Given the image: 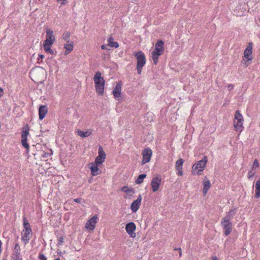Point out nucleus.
<instances>
[{
	"mask_svg": "<svg viewBox=\"0 0 260 260\" xmlns=\"http://www.w3.org/2000/svg\"><path fill=\"white\" fill-rule=\"evenodd\" d=\"M46 40L43 44H48L52 45L55 40V36L53 35V31L51 29H47L46 30Z\"/></svg>",
	"mask_w": 260,
	"mask_h": 260,
	"instance_id": "9d476101",
	"label": "nucleus"
},
{
	"mask_svg": "<svg viewBox=\"0 0 260 260\" xmlns=\"http://www.w3.org/2000/svg\"><path fill=\"white\" fill-rule=\"evenodd\" d=\"M52 45L48 44H43V48L46 52L49 53L51 54H54V52L52 49H51Z\"/></svg>",
	"mask_w": 260,
	"mask_h": 260,
	"instance_id": "7c9ffc66",
	"label": "nucleus"
},
{
	"mask_svg": "<svg viewBox=\"0 0 260 260\" xmlns=\"http://www.w3.org/2000/svg\"><path fill=\"white\" fill-rule=\"evenodd\" d=\"M62 39L66 42H69L70 40V33L69 32L64 33L62 35Z\"/></svg>",
	"mask_w": 260,
	"mask_h": 260,
	"instance_id": "473e14b6",
	"label": "nucleus"
},
{
	"mask_svg": "<svg viewBox=\"0 0 260 260\" xmlns=\"http://www.w3.org/2000/svg\"><path fill=\"white\" fill-rule=\"evenodd\" d=\"M244 119L243 116L239 110H236L234 116V126L237 132H242L243 126Z\"/></svg>",
	"mask_w": 260,
	"mask_h": 260,
	"instance_id": "0eeeda50",
	"label": "nucleus"
},
{
	"mask_svg": "<svg viewBox=\"0 0 260 260\" xmlns=\"http://www.w3.org/2000/svg\"><path fill=\"white\" fill-rule=\"evenodd\" d=\"M58 2H60L61 5H65L68 3L67 0H57Z\"/></svg>",
	"mask_w": 260,
	"mask_h": 260,
	"instance_id": "58836bf2",
	"label": "nucleus"
},
{
	"mask_svg": "<svg viewBox=\"0 0 260 260\" xmlns=\"http://www.w3.org/2000/svg\"><path fill=\"white\" fill-rule=\"evenodd\" d=\"M48 112V108L46 105H41L39 109V115L40 120L43 119Z\"/></svg>",
	"mask_w": 260,
	"mask_h": 260,
	"instance_id": "aec40b11",
	"label": "nucleus"
},
{
	"mask_svg": "<svg viewBox=\"0 0 260 260\" xmlns=\"http://www.w3.org/2000/svg\"><path fill=\"white\" fill-rule=\"evenodd\" d=\"M255 171H253L252 169L251 170L249 171L248 172V179H250L251 177H253L255 175Z\"/></svg>",
	"mask_w": 260,
	"mask_h": 260,
	"instance_id": "e433bc0d",
	"label": "nucleus"
},
{
	"mask_svg": "<svg viewBox=\"0 0 260 260\" xmlns=\"http://www.w3.org/2000/svg\"><path fill=\"white\" fill-rule=\"evenodd\" d=\"M57 237L58 239V244L62 245L63 244V243L64 242L63 236L62 235L57 236Z\"/></svg>",
	"mask_w": 260,
	"mask_h": 260,
	"instance_id": "f704fd0d",
	"label": "nucleus"
},
{
	"mask_svg": "<svg viewBox=\"0 0 260 260\" xmlns=\"http://www.w3.org/2000/svg\"><path fill=\"white\" fill-rule=\"evenodd\" d=\"M44 57V56L42 54H40L39 55V57L38 58V61L39 62V61L41 60V61H42V59Z\"/></svg>",
	"mask_w": 260,
	"mask_h": 260,
	"instance_id": "79ce46f5",
	"label": "nucleus"
},
{
	"mask_svg": "<svg viewBox=\"0 0 260 260\" xmlns=\"http://www.w3.org/2000/svg\"><path fill=\"white\" fill-rule=\"evenodd\" d=\"M38 258L39 260H47V257L42 253H39V256H38Z\"/></svg>",
	"mask_w": 260,
	"mask_h": 260,
	"instance_id": "4c0bfd02",
	"label": "nucleus"
},
{
	"mask_svg": "<svg viewBox=\"0 0 260 260\" xmlns=\"http://www.w3.org/2000/svg\"><path fill=\"white\" fill-rule=\"evenodd\" d=\"M20 247L18 243L15 244L13 251L12 257L14 260H22L20 254Z\"/></svg>",
	"mask_w": 260,
	"mask_h": 260,
	"instance_id": "dca6fc26",
	"label": "nucleus"
},
{
	"mask_svg": "<svg viewBox=\"0 0 260 260\" xmlns=\"http://www.w3.org/2000/svg\"><path fill=\"white\" fill-rule=\"evenodd\" d=\"M255 198H260V178L255 182Z\"/></svg>",
	"mask_w": 260,
	"mask_h": 260,
	"instance_id": "4be33fe9",
	"label": "nucleus"
},
{
	"mask_svg": "<svg viewBox=\"0 0 260 260\" xmlns=\"http://www.w3.org/2000/svg\"><path fill=\"white\" fill-rule=\"evenodd\" d=\"M228 89L229 91H231L232 90L233 88H234V85H232V84H230L229 86H228Z\"/></svg>",
	"mask_w": 260,
	"mask_h": 260,
	"instance_id": "37998d69",
	"label": "nucleus"
},
{
	"mask_svg": "<svg viewBox=\"0 0 260 260\" xmlns=\"http://www.w3.org/2000/svg\"><path fill=\"white\" fill-rule=\"evenodd\" d=\"M259 21H260V18H259Z\"/></svg>",
	"mask_w": 260,
	"mask_h": 260,
	"instance_id": "09e8293b",
	"label": "nucleus"
},
{
	"mask_svg": "<svg viewBox=\"0 0 260 260\" xmlns=\"http://www.w3.org/2000/svg\"><path fill=\"white\" fill-rule=\"evenodd\" d=\"M82 201L81 198H77L74 200V201L77 203H81Z\"/></svg>",
	"mask_w": 260,
	"mask_h": 260,
	"instance_id": "a19ab883",
	"label": "nucleus"
},
{
	"mask_svg": "<svg viewBox=\"0 0 260 260\" xmlns=\"http://www.w3.org/2000/svg\"><path fill=\"white\" fill-rule=\"evenodd\" d=\"M101 48H102V49H106V46H105V45H102V46H101Z\"/></svg>",
	"mask_w": 260,
	"mask_h": 260,
	"instance_id": "49530a36",
	"label": "nucleus"
},
{
	"mask_svg": "<svg viewBox=\"0 0 260 260\" xmlns=\"http://www.w3.org/2000/svg\"><path fill=\"white\" fill-rule=\"evenodd\" d=\"M98 156L104 160L106 158V153L103 150V147L101 146H99V152Z\"/></svg>",
	"mask_w": 260,
	"mask_h": 260,
	"instance_id": "c85d7f7f",
	"label": "nucleus"
},
{
	"mask_svg": "<svg viewBox=\"0 0 260 260\" xmlns=\"http://www.w3.org/2000/svg\"><path fill=\"white\" fill-rule=\"evenodd\" d=\"M164 42L161 40H158L155 45L154 49L152 52V58L154 64L157 63L159 56L164 52Z\"/></svg>",
	"mask_w": 260,
	"mask_h": 260,
	"instance_id": "f03ea898",
	"label": "nucleus"
},
{
	"mask_svg": "<svg viewBox=\"0 0 260 260\" xmlns=\"http://www.w3.org/2000/svg\"><path fill=\"white\" fill-rule=\"evenodd\" d=\"M133 55L137 59L136 69L138 74H141L143 66L145 64L146 59L144 53L140 51L134 52Z\"/></svg>",
	"mask_w": 260,
	"mask_h": 260,
	"instance_id": "7ed1b4c3",
	"label": "nucleus"
},
{
	"mask_svg": "<svg viewBox=\"0 0 260 260\" xmlns=\"http://www.w3.org/2000/svg\"><path fill=\"white\" fill-rule=\"evenodd\" d=\"M207 162V157L205 156L201 160L197 161L192 166V174L199 175L205 169Z\"/></svg>",
	"mask_w": 260,
	"mask_h": 260,
	"instance_id": "39448f33",
	"label": "nucleus"
},
{
	"mask_svg": "<svg viewBox=\"0 0 260 260\" xmlns=\"http://www.w3.org/2000/svg\"><path fill=\"white\" fill-rule=\"evenodd\" d=\"M136 226L134 222H131L126 224L125 226V230L126 233L130 236L132 238H135L136 236V234L135 233L136 231Z\"/></svg>",
	"mask_w": 260,
	"mask_h": 260,
	"instance_id": "9b49d317",
	"label": "nucleus"
},
{
	"mask_svg": "<svg viewBox=\"0 0 260 260\" xmlns=\"http://www.w3.org/2000/svg\"><path fill=\"white\" fill-rule=\"evenodd\" d=\"M98 166V165H96L93 162H90L88 164V166L91 171V174L92 176H96L100 174L101 172Z\"/></svg>",
	"mask_w": 260,
	"mask_h": 260,
	"instance_id": "f3484780",
	"label": "nucleus"
},
{
	"mask_svg": "<svg viewBox=\"0 0 260 260\" xmlns=\"http://www.w3.org/2000/svg\"><path fill=\"white\" fill-rule=\"evenodd\" d=\"M183 162L184 160L182 158H180L176 161L175 169L177 171V174L179 176H182L183 175L182 166Z\"/></svg>",
	"mask_w": 260,
	"mask_h": 260,
	"instance_id": "6ab92c4d",
	"label": "nucleus"
},
{
	"mask_svg": "<svg viewBox=\"0 0 260 260\" xmlns=\"http://www.w3.org/2000/svg\"><path fill=\"white\" fill-rule=\"evenodd\" d=\"M142 154L143 160L142 161V164H144L149 162L152 154V151L151 149H150L149 148H145L143 151Z\"/></svg>",
	"mask_w": 260,
	"mask_h": 260,
	"instance_id": "ddd939ff",
	"label": "nucleus"
},
{
	"mask_svg": "<svg viewBox=\"0 0 260 260\" xmlns=\"http://www.w3.org/2000/svg\"><path fill=\"white\" fill-rule=\"evenodd\" d=\"M121 191L127 193L129 196H133L135 193V189L128 186H124L121 188Z\"/></svg>",
	"mask_w": 260,
	"mask_h": 260,
	"instance_id": "412c9836",
	"label": "nucleus"
},
{
	"mask_svg": "<svg viewBox=\"0 0 260 260\" xmlns=\"http://www.w3.org/2000/svg\"><path fill=\"white\" fill-rule=\"evenodd\" d=\"M3 260H5V259H3Z\"/></svg>",
	"mask_w": 260,
	"mask_h": 260,
	"instance_id": "8fccbe9b",
	"label": "nucleus"
},
{
	"mask_svg": "<svg viewBox=\"0 0 260 260\" xmlns=\"http://www.w3.org/2000/svg\"><path fill=\"white\" fill-rule=\"evenodd\" d=\"M211 185L210 181L209 180L204 182L203 192L204 194H206L207 193L208 190L211 187Z\"/></svg>",
	"mask_w": 260,
	"mask_h": 260,
	"instance_id": "b1692460",
	"label": "nucleus"
},
{
	"mask_svg": "<svg viewBox=\"0 0 260 260\" xmlns=\"http://www.w3.org/2000/svg\"><path fill=\"white\" fill-rule=\"evenodd\" d=\"M146 177V175L145 174H142L140 175L137 179H136L135 182L137 184H140L143 183L144 179Z\"/></svg>",
	"mask_w": 260,
	"mask_h": 260,
	"instance_id": "c756f323",
	"label": "nucleus"
},
{
	"mask_svg": "<svg viewBox=\"0 0 260 260\" xmlns=\"http://www.w3.org/2000/svg\"><path fill=\"white\" fill-rule=\"evenodd\" d=\"M104 161H105L104 159H102L101 158H100L98 156H96L95 159V161H94V163L96 165H99L102 164Z\"/></svg>",
	"mask_w": 260,
	"mask_h": 260,
	"instance_id": "72a5a7b5",
	"label": "nucleus"
},
{
	"mask_svg": "<svg viewBox=\"0 0 260 260\" xmlns=\"http://www.w3.org/2000/svg\"><path fill=\"white\" fill-rule=\"evenodd\" d=\"M212 260H218V258L216 256H212Z\"/></svg>",
	"mask_w": 260,
	"mask_h": 260,
	"instance_id": "a18cd8bd",
	"label": "nucleus"
},
{
	"mask_svg": "<svg viewBox=\"0 0 260 260\" xmlns=\"http://www.w3.org/2000/svg\"><path fill=\"white\" fill-rule=\"evenodd\" d=\"M54 260H60L59 258H55Z\"/></svg>",
	"mask_w": 260,
	"mask_h": 260,
	"instance_id": "de8ad7c7",
	"label": "nucleus"
},
{
	"mask_svg": "<svg viewBox=\"0 0 260 260\" xmlns=\"http://www.w3.org/2000/svg\"><path fill=\"white\" fill-rule=\"evenodd\" d=\"M161 182L160 176H157L152 178L151 182V186L153 192H156L159 189V187Z\"/></svg>",
	"mask_w": 260,
	"mask_h": 260,
	"instance_id": "f8f14e48",
	"label": "nucleus"
},
{
	"mask_svg": "<svg viewBox=\"0 0 260 260\" xmlns=\"http://www.w3.org/2000/svg\"><path fill=\"white\" fill-rule=\"evenodd\" d=\"M64 47L66 49L64 54L67 55L73 50L74 45L72 43L67 44L64 45Z\"/></svg>",
	"mask_w": 260,
	"mask_h": 260,
	"instance_id": "bb28decb",
	"label": "nucleus"
},
{
	"mask_svg": "<svg viewBox=\"0 0 260 260\" xmlns=\"http://www.w3.org/2000/svg\"><path fill=\"white\" fill-rule=\"evenodd\" d=\"M4 93V90L2 88L0 87V98L3 95Z\"/></svg>",
	"mask_w": 260,
	"mask_h": 260,
	"instance_id": "c03bdc74",
	"label": "nucleus"
},
{
	"mask_svg": "<svg viewBox=\"0 0 260 260\" xmlns=\"http://www.w3.org/2000/svg\"><path fill=\"white\" fill-rule=\"evenodd\" d=\"M236 214V212L235 210L231 209L226 214V215L223 217V218H225L228 220H232L235 215Z\"/></svg>",
	"mask_w": 260,
	"mask_h": 260,
	"instance_id": "5701e85b",
	"label": "nucleus"
},
{
	"mask_svg": "<svg viewBox=\"0 0 260 260\" xmlns=\"http://www.w3.org/2000/svg\"><path fill=\"white\" fill-rule=\"evenodd\" d=\"M142 196L139 194L137 199L133 202L131 205V209L133 212H136L139 209L142 201Z\"/></svg>",
	"mask_w": 260,
	"mask_h": 260,
	"instance_id": "2eb2a0df",
	"label": "nucleus"
},
{
	"mask_svg": "<svg viewBox=\"0 0 260 260\" xmlns=\"http://www.w3.org/2000/svg\"><path fill=\"white\" fill-rule=\"evenodd\" d=\"M44 71L43 68L38 67L35 69H32L30 72V75L32 77V79L36 82H42L43 80L44 75Z\"/></svg>",
	"mask_w": 260,
	"mask_h": 260,
	"instance_id": "423d86ee",
	"label": "nucleus"
},
{
	"mask_svg": "<svg viewBox=\"0 0 260 260\" xmlns=\"http://www.w3.org/2000/svg\"><path fill=\"white\" fill-rule=\"evenodd\" d=\"M121 81H118L115 88L113 89L112 93L114 95V98L117 101H120L122 99L121 93Z\"/></svg>",
	"mask_w": 260,
	"mask_h": 260,
	"instance_id": "1a4fd4ad",
	"label": "nucleus"
},
{
	"mask_svg": "<svg viewBox=\"0 0 260 260\" xmlns=\"http://www.w3.org/2000/svg\"><path fill=\"white\" fill-rule=\"evenodd\" d=\"M23 226L24 229L22 233L21 239L24 241V243L27 244L30 239L29 235L32 233L30 225L26 217H23Z\"/></svg>",
	"mask_w": 260,
	"mask_h": 260,
	"instance_id": "20e7f679",
	"label": "nucleus"
},
{
	"mask_svg": "<svg viewBox=\"0 0 260 260\" xmlns=\"http://www.w3.org/2000/svg\"><path fill=\"white\" fill-rule=\"evenodd\" d=\"M77 133L78 136H80L81 137H82V138H86V137H88L90 135V134H91L88 131H82L79 130V129H78L77 131Z\"/></svg>",
	"mask_w": 260,
	"mask_h": 260,
	"instance_id": "cd10ccee",
	"label": "nucleus"
},
{
	"mask_svg": "<svg viewBox=\"0 0 260 260\" xmlns=\"http://www.w3.org/2000/svg\"><path fill=\"white\" fill-rule=\"evenodd\" d=\"M252 43L250 42L248 43V46L244 51V57L247 58L248 60H252V57H250L252 53Z\"/></svg>",
	"mask_w": 260,
	"mask_h": 260,
	"instance_id": "a211bd4d",
	"label": "nucleus"
},
{
	"mask_svg": "<svg viewBox=\"0 0 260 260\" xmlns=\"http://www.w3.org/2000/svg\"><path fill=\"white\" fill-rule=\"evenodd\" d=\"M97 215H94L86 223L85 228L89 230L93 231L95 228V225L98 221Z\"/></svg>",
	"mask_w": 260,
	"mask_h": 260,
	"instance_id": "4468645a",
	"label": "nucleus"
},
{
	"mask_svg": "<svg viewBox=\"0 0 260 260\" xmlns=\"http://www.w3.org/2000/svg\"><path fill=\"white\" fill-rule=\"evenodd\" d=\"M108 45L111 47H114L115 48H118L119 47V44L118 42H114V39L112 37H110L108 39Z\"/></svg>",
	"mask_w": 260,
	"mask_h": 260,
	"instance_id": "a878e982",
	"label": "nucleus"
},
{
	"mask_svg": "<svg viewBox=\"0 0 260 260\" xmlns=\"http://www.w3.org/2000/svg\"><path fill=\"white\" fill-rule=\"evenodd\" d=\"M21 144L24 147H25L27 151L29 148V144L27 143V138H21Z\"/></svg>",
	"mask_w": 260,
	"mask_h": 260,
	"instance_id": "2f4dec72",
	"label": "nucleus"
},
{
	"mask_svg": "<svg viewBox=\"0 0 260 260\" xmlns=\"http://www.w3.org/2000/svg\"><path fill=\"white\" fill-rule=\"evenodd\" d=\"M259 166V164L258 160L257 159H255L254 160V162L253 163L252 167V170L258 167Z\"/></svg>",
	"mask_w": 260,
	"mask_h": 260,
	"instance_id": "c9c22d12",
	"label": "nucleus"
},
{
	"mask_svg": "<svg viewBox=\"0 0 260 260\" xmlns=\"http://www.w3.org/2000/svg\"><path fill=\"white\" fill-rule=\"evenodd\" d=\"M221 225L225 236H228L231 234L233 226L231 220L222 218L221 220Z\"/></svg>",
	"mask_w": 260,
	"mask_h": 260,
	"instance_id": "6e6552de",
	"label": "nucleus"
},
{
	"mask_svg": "<svg viewBox=\"0 0 260 260\" xmlns=\"http://www.w3.org/2000/svg\"><path fill=\"white\" fill-rule=\"evenodd\" d=\"M174 250L179 251V256L181 257L182 256V250L181 248H175Z\"/></svg>",
	"mask_w": 260,
	"mask_h": 260,
	"instance_id": "ea45409f",
	"label": "nucleus"
},
{
	"mask_svg": "<svg viewBox=\"0 0 260 260\" xmlns=\"http://www.w3.org/2000/svg\"><path fill=\"white\" fill-rule=\"evenodd\" d=\"M29 128L28 125H26L22 128L21 138H27V136L29 135Z\"/></svg>",
	"mask_w": 260,
	"mask_h": 260,
	"instance_id": "393cba45",
	"label": "nucleus"
},
{
	"mask_svg": "<svg viewBox=\"0 0 260 260\" xmlns=\"http://www.w3.org/2000/svg\"><path fill=\"white\" fill-rule=\"evenodd\" d=\"M93 81L95 84V88L96 92L99 95H102L104 92L105 81L100 71L95 73L93 76Z\"/></svg>",
	"mask_w": 260,
	"mask_h": 260,
	"instance_id": "f257e3e1",
	"label": "nucleus"
}]
</instances>
